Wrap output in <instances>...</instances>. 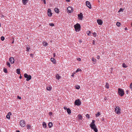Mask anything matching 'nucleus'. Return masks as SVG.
<instances>
[{"instance_id": "f257e3e1", "label": "nucleus", "mask_w": 132, "mask_h": 132, "mask_svg": "<svg viewBox=\"0 0 132 132\" xmlns=\"http://www.w3.org/2000/svg\"><path fill=\"white\" fill-rule=\"evenodd\" d=\"M74 27L75 30V31L77 32L79 31L80 30L81 26L80 25L77 23L74 25Z\"/></svg>"}, {"instance_id": "f03ea898", "label": "nucleus", "mask_w": 132, "mask_h": 132, "mask_svg": "<svg viewBox=\"0 0 132 132\" xmlns=\"http://www.w3.org/2000/svg\"><path fill=\"white\" fill-rule=\"evenodd\" d=\"M118 92L119 95L121 96H123L124 94L123 90L121 88H119Z\"/></svg>"}, {"instance_id": "7ed1b4c3", "label": "nucleus", "mask_w": 132, "mask_h": 132, "mask_svg": "<svg viewBox=\"0 0 132 132\" xmlns=\"http://www.w3.org/2000/svg\"><path fill=\"white\" fill-rule=\"evenodd\" d=\"M24 76L25 78H27L26 80L28 81L30 80L31 78V77L30 75H28L27 73H25L24 75Z\"/></svg>"}, {"instance_id": "20e7f679", "label": "nucleus", "mask_w": 132, "mask_h": 132, "mask_svg": "<svg viewBox=\"0 0 132 132\" xmlns=\"http://www.w3.org/2000/svg\"><path fill=\"white\" fill-rule=\"evenodd\" d=\"M115 110L117 114H119L120 113V109L119 107L116 106L115 108Z\"/></svg>"}, {"instance_id": "39448f33", "label": "nucleus", "mask_w": 132, "mask_h": 132, "mask_svg": "<svg viewBox=\"0 0 132 132\" xmlns=\"http://www.w3.org/2000/svg\"><path fill=\"white\" fill-rule=\"evenodd\" d=\"M81 102L79 99L76 100L75 102V105L79 106L81 105Z\"/></svg>"}, {"instance_id": "423d86ee", "label": "nucleus", "mask_w": 132, "mask_h": 132, "mask_svg": "<svg viewBox=\"0 0 132 132\" xmlns=\"http://www.w3.org/2000/svg\"><path fill=\"white\" fill-rule=\"evenodd\" d=\"M20 126L22 127H24L25 126V122L23 120H21L20 122Z\"/></svg>"}, {"instance_id": "0eeeda50", "label": "nucleus", "mask_w": 132, "mask_h": 132, "mask_svg": "<svg viewBox=\"0 0 132 132\" xmlns=\"http://www.w3.org/2000/svg\"><path fill=\"white\" fill-rule=\"evenodd\" d=\"M68 12L71 13L72 11V8L70 6H69L67 9Z\"/></svg>"}, {"instance_id": "6e6552de", "label": "nucleus", "mask_w": 132, "mask_h": 132, "mask_svg": "<svg viewBox=\"0 0 132 132\" xmlns=\"http://www.w3.org/2000/svg\"><path fill=\"white\" fill-rule=\"evenodd\" d=\"M86 5L89 8L91 9L92 8L91 6L90 3L88 1H86Z\"/></svg>"}, {"instance_id": "1a4fd4ad", "label": "nucleus", "mask_w": 132, "mask_h": 132, "mask_svg": "<svg viewBox=\"0 0 132 132\" xmlns=\"http://www.w3.org/2000/svg\"><path fill=\"white\" fill-rule=\"evenodd\" d=\"M94 126L91 127V128L92 129H93L95 132H97L98 130L97 128H96V125H93Z\"/></svg>"}, {"instance_id": "9d476101", "label": "nucleus", "mask_w": 132, "mask_h": 132, "mask_svg": "<svg viewBox=\"0 0 132 132\" xmlns=\"http://www.w3.org/2000/svg\"><path fill=\"white\" fill-rule=\"evenodd\" d=\"M78 17L79 20H82L83 17L82 14L81 13H80L79 14H78Z\"/></svg>"}, {"instance_id": "9b49d317", "label": "nucleus", "mask_w": 132, "mask_h": 132, "mask_svg": "<svg viewBox=\"0 0 132 132\" xmlns=\"http://www.w3.org/2000/svg\"><path fill=\"white\" fill-rule=\"evenodd\" d=\"M9 60L11 63L12 64L14 62V59L13 57H10L9 59Z\"/></svg>"}, {"instance_id": "f8f14e48", "label": "nucleus", "mask_w": 132, "mask_h": 132, "mask_svg": "<svg viewBox=\"0 0 132 132\" xmlns=\"http://www.w3.org/2000/svg\"><path fill=\"white\" fill-rule=\"evenodd\" d=\"M97 22L98 24L99 25H102L103 23L101 19L97 20Z\"/></svg>"}, {"instance_id": "ddd939ff", "label": "nucleus", "mask_w": 132, "mask_h": 132, "mask_svg": "<svg viewBox=\"0 0 132 132\" xmlns=\"http://www.w3.org/2000/svg\"><path fill=\"white\" fill-rule=\"evenodd\" d=\"M47 12L48 15L49 16H51L52 15V13L51 12V10L50 9H48L47 10Z\"/></svg>"}, {"instance_id": "4468645a", "label": "nucleus", "mask_w": 132, "mask_h": 132, "mask_svg": "<svg viewBox=\"0 0 132 132\" xmlns=\"http://www.w3.org/2000/svg\"><path fill=\"white\" fill-rule=\"evenodd\" d=\"M95 120H93L92 121V122L90 124V127H92V126L93 127L94 126L93 125H95V124H94V123L95 122Z\"/></svg>"}, {"instance_id": "2eb2a0df", "label": "nucleus", "mask_w": 132, "mask_h": 132, "mask_svg": "<svg viewBox=\"0 0 132 132\" xmlns=\"http://www.w3.org/2000/svg\"><path fill=\"white\" fill-rule=\"evenodd\" d=\"M28 0H22V3L24 5H25L28 2Z\"/></svg>"}, {"instance_id": "dca6fc26", "label": "nucleus", "mask_w": 132, "mask_h": 132, "mask_svg": "<svg viewBox=\"0 0 132 132\" xmlns=\"http://www.w3.org/2000/svg\"><path fill=\"white\" fill-rule=\"evenodd\" d=\"M51 61L53 62V63L54 64L55 63L56 60L54 59L53 58H51Z\"/></svg>"}, {"instance_id": "f3484780", "label": "nucleus", "mask_w": 132, "mask_h": 132, "mask_svg": "<svg viewBox=\"0 0 132 132\" xmlns=\"http://www.w3.org/2000/svg\"><path fill=\"white\" fill-rule=\"evenodd\" d=\"M92 60L93 61V63L94 64H95L96 62V60L94 57L92 58Z\"/></svg>"}, {"instance_id": "a211bd4d", "label": "nucleus", "mask_w": 132, "mask_h": 132, "mask_svg": "<svg viewBox=\"0 0 132 132\" xmlns=\"http://www.w3.org/2000/svg\"><path fill=\"white\" fill-rule=\"evenodd\" d=\"M67 112L69 114L71 113V111L69 108H67Z\"/></svg>"}, {"instance_id": "6ab92c4d", "label": "nucleus", "mask_w": 132, "mask_h": 132, "mask_svg": "<svg viewBox=\"0 0 132 132\" xmlns=\"http://www.w3.org/2000/svg\"><path fill=\"white\" fill-rule=\"evenodd\" d=\"M52 125L53 123L52 122H50L48 124V126L50 128H51Z\"/></svg>"}, {"instance_id": "aec40b11", "label": "nucleus", "mask_w": 132, "mask_h": 132, "mask_svg": "<svg viewBox=\"0 0 132 132\" xmlns=\"http://www.w3.org/2000/svg\"><path fill=\"white\" fill-rule=\"evenodd\" d=\"M56 78L58 80H59L61 77L58 74L56 75Z\"/></svg>"}, {"instance_id": "412c9836", "label": "nucleus", "mask_w": 132, "mask_h": 132, "mask_svg": "<svg viewBox=\"0 0 132 132\" xmlns=\"http://www.w3.org/2000/svg\"><path fill=\"white\" fill-rule=\"evenodd\" d=\"M16 72L18 74H20V69H16Z\"/></svg>"}, {"instance_id": "4be33fe9", "label": "nucleus", "mask_w": 132, "mask_h": 132, "mask_svg": "<svg viewBox=\"0 0 132 132\" xmlns=\"http://www.w3.org/2000/svg\"><path fill=\"white\" fill-rule=\"evenodd\" d=\"M43 44L44 46H46L48 45V43L45 42H43Z\"/></svg>"}, {"instance_id": "5701e85b", "label": "nucleus", "mask_w": 132, "mask_h": 132, "mask_svg": "<svg viewBox=\"0 0 132 132\" xmlns=\"http://www.w3.org/2000/svg\"><path fill=\"white\" fill-rule=\"evenodd\" d=\"M52 89V87H46V89L50 91Z\"/></svg>"}, {"instance_id": "b1692460", "label": "nucleus", "mask_w": 132, "mask_h": 132, "mask_svg": "<svg viewBox=\"0 0 132 132\" xmlns=\"http://www.w3.org/2000/svg\"><path fill=\"white\" fill-rule=\"evenodd\" d=\"M43 126L44 128H46V123L45 122H43Z\"/></svg>"}, {"instance_id": "393cba45", "label": "nucleus", "mask_w": 132, "mask_h": 132, "mask_svg": "<svg viewBox=\"0 0 132 132\" xmlns=\"http://www.w3.org/2000/svg\"><path fill=\"white\" fill-rule=\"evenodd\" d=\"M59 10L57 8H56L55 9V11L56 13H58L59 12Z\"/></svg>"}, {"instance_id": "a878e982", "label": "nucleus", "mask_w": 132, "mask_h": 132, "mask_svg": "<svg viewBox=\"0 0 132 132\" xmlns=\"http://www.w3.org/2000/svg\"><path fill=\"white\" fill-rule=\"evenodd\" d=\"M78 117L79 119H80L82 120V117L81 115H78Z\"/></svg>"}, {"instance_id": "bb28decb", "label": "nucleus", "mask_w": 132, "mask_h": 132, "mask_svg": "<svg viewBox=\"0 0 132 132\" xmlns=\"http://www.w3.org/2000/svg\"><path fill=\"white\" fill-rule=\"evenodd\" d=\"M109 84L107 83H106V85H105V87L106 88H109Z\"/></svg>"}, {"instance_id": "cd10ccee", "label": "nucleus", "mask_w": 132, "mask_h": 132, "mask_svg": "<svg viewBox=\"0 0 132 132\" xmlns=\"http://www.w3.org/2000/svg\"><path fill=\"white\" fill-rule=\"evenodd\" d=\"M121 24V23L119 22H117L116 23V25L118 27H119L120 26Z\"/></svg>"}, {"instance_id": "c85d7f7f", "label": "nucleus", "mask_w": 132, "mask_h": 132, "mask_svg": "<svg viewBox=\"0 0 132 132\" xmlns=\"http://www.w3.org/2000/svg\"><path fill=\"white\" fill-rule=\"evenodd\" d=\"M122 66L123 68H126L127 67L126 66V64L125 63H123V64H122Z\"/></svg>"}, {"instance_id": "c756f323", "label": "nucleus", "mask_w": 132, "mask_h": 132, "mask_svg": "<svg viewBox=\"0 0 132 132\" xmlns=\"http://www.w3.org/2000/svg\"><path fill=\"white\" fill-rule=\"evenodd\" d=\"M3 71L5 73H7V70L6 68H4Z\"/></svg>"}, {"instance_id": "7c9ffc66", "label": "nucleus", "mask_w": 132, "mask_h": 132, "mask_svg": "<svg viewBox=\"0 0 132 132\" xmlns=\"http://www.w3.org/2000/svg\"><path fill=\"white\" fill-rule=\"evenodd\" d=\"M31 125L29 124H28L27 126V129H29L31 128Z\"/></svg>"}, {"instance_id": "2f4dec72", "label": "nucleus", "mask_w": 132, "mask_h": 132, "mask_svg": "<svg viewBox=\"0 0 132 132\" xmlns=\"http://www.w3.org/2000/svg\"><path fill=\"white\" fill-rule=\"evenodd\" d=\"M101 115V114L100 112H98L97 114H96V117H98L99 116H100Z\"/></svg>"}, {"instance_id": "473e14b6", "label": "nucleus", "mask_w": 132, "mask_h": 132, "mask_svg": "<svg viewBox=\"0 0 132 132\" xmlns=\"http://www.w3.org/2000/svg\"><path fill=\"white\" fill-rule=\"evenodd\" d=\"M123 10H124V9L121 8L120 9L118 12H120L121 11L123 12Z\"/></svg>"}, {"instance_id": "72a5a7b5", "label": "nucleus", "mask_w": 132, "mask_h": 132, "mask_svg": "<svg viewBox=\"0 0 132 132\" xmlns=\"http://www.w3.org/2000/svg\"><path fill=\"white\" fill-rule=\"evenodd\" d=\"M49 25L50 26H54V24L53 23H50Z\"/></svg>"}, {"instance_id": "f704fd0d", "label": "nucleus", "mask_w": 132, "mask_h": 132, "mask_svg": "<svg viewBox=\"0 0 132 132\" xmlns=\"http://www.w3.org/2000/svg\"><path fill=\"white\" fill-rule=\"evenodd\" d=\"M6 65H7L9 67H10V64L9 62H7Z\"/></svg>"}, {"instance_id": "c9c22d12", "label": "nucleus", "mask_w": 132, "mask_h": 132, "mask_svg": "<svg viewBox=\"0 0 132 132\" xmlns=\"http://www.w3.org/2000/svg\"><path fill=\"white\" fill-rule=\"evenodd\" d=\"M93 35L94 37H95L96 36V33L95 32H94V33H93Z\"/></svg>"}, {"instance_id": "e433bc0d", "label": "nucleus", "mask_w": 132, "mask_h": 132, "mask_svg": "<svg viewBox=\"0 0 132 132\" xmlns=\"http://www.w3.org/2000/svg\"><path fill=\"white\" fill-rule=\"evenodd\" d=\"M5 38L3 36H2L1 37V39L2 41H3L4 40Z\"/></svg>"}, {"instance_id": "4c0bfd02", "label": "nucleus", "mask_w": 132, "mask_h": 132, "mask_svg": "<svg viewBox=\"0 0 132 132\" xmlns=\"http://www.w3.org/2000/svg\"><path fill=\"white\" fill-rule=\"evenodd\" d=\"M81 71V69H78L76 71V72H78L79 71Z\"/></svg>"}, {"instance_id": "58836bf2", "label": "nucleus", "mask_w": 132, "mask_h": 132, "mask_svg": "<svg viewBox=\"0 0 132 132\" xmlns=\"http://www.w3.org/2000/svg\"><path fill=\"white\" fill-rule=\"evenodd\" d=\"M6 118L9 119H10V116L9 114H7L6 116Z\"/></svg>"}, {"instance_id": "ea45409f", "label": "nucleus", "mask_w": 132, "mask_h": 132, "mask_svg": "<svg viewBox=\"0 0 132 132\" xmlns=\"http://www.w3.org/2000/svg\"><path fill=\"white\" fill-rule=\"evenodd\" d=\"M86 117H87L88 118H90V116H89V115L88 114H87L86 115Z\"/></svg>"}, {"instance_id": "a19ab883", "label": "nucleus", "mask_w": 132, "mask_h": 132, "mask_svg": "<svg viewBox=\"0 0 132 132\" xmlns=\"http://www.w3.org/2000/svg\"><path fill=\"white\" fill-rule=\"evenodd\" d=\"M80 88V87L79 86H77L76 87V88L77 89H79Z\"/></svg>"}, {"instance_id": "79ce46f5", "label": "nucleus", "mask_w": 132, "mask_h": 132, "mask_svg": "<svg viewBox=\"0 0 132 132\" xmlns=\"http://www.w3.org/2000/svg\"><path fill=\"white\" fill-rule=\"evenodd\" d=\"M26 50H27V51L28 52L29 50L30 49V48H29L28 47H27L26 48Z\"/></svg>"}, {"instance_id": "37998d69", "label": "nucleus", "mask_w": 132, "mask_h": 132, "mask_svg": "<svg viewBox=\"0 0 132 132\" xmlns=\"http://www.w3.org/2000/svg\"><path fill=\"white\" fill-rule=\"evenodd\" d=\"M130 88H132V82L130 84Z\"/></svg>"}, {"instance_id": "c03bdc74", "label": "nucleus", "mask_w": 132, "mask_h": 132, "mask_svg": "<svg viewBox=\"0 0 132 132\" xmlns=\"http://www.w3.org/2000/svg\"><path fill=\"white\" fill-rule=\"evenodd\" d=\"M49 115L50 116H51V115L52 114V112H50L49 113Z\"/></svg>"}, {"instance_id": "a18cd8bd", "label": "nucleus", "mask_w": 132, "mask_h": 132, "mask_svg": "<svg viewBox=\"0 0 132 132\" xmlns=\"http://www.w3.org/2000/svg\"><path fill=\"white\" fill-rule=\"evenodd\" d=\"M77 60L78 61H81V59L80 58H79L78 59H77Z\"/></svg>"}, {"instance_id": "49530a36", "label": "nucleus", "mask_w": 132, "mask_h": 132, "mask_svg": "<svg viewBox=\"0 0 132 132\" xmlns=\"http://www.w3.org/2000/svg\"><path fill=\"white\" fill-rule=\"evenodd\" d=\"M100 58V56H99L97 55V58L98 59Z\"/></svg>"}, {"instance_id": "de8ad7c7", "label": "nucleus", "mask_w": 132, "mask_h": 132, "mask_svg": "<svg viewBox=\"0 0 132 132\" xmlns=\"http://www.w3.org/2000/svg\"><path fill=\"white\" fill-rule=\"evenodd\" d=\"M64 109L65 110H66V109L67 110V107L66 106H64Z\"/></svg>"}, {"instance_id": "09e8293b", "label": "nucleus", "mask_w": 132, "mask_h": 132, "mask_svg": "<svg viewBox=\"0 0 132 132\" xmlns=\"http://www.w3.org/2000/svg\"><path fill=\"white\" fill-rule=\"evenodd\" d=\"M8 114H9V115L10 116V115H11V112H9L8 113Z\"/></svg>"}, {"instance_id": "8fccbe9b", "label": "nucleus", "mask_w": 132, "mask_h": 132, "mask_svg": "<svg viewBox=\"0 0 132 132\" xmlns=\"http://www.w3.org/2000/svg\"><path fill=\"white\" fill-rule=\"evenodd\" d=\"M18 98L19 99H21V97H19V96H18Z\"/></svg>"}, {"instance_id": "3c124183", "label": "nucleus", "mask_w": 132, "mask_h": 132, "mask_svg": "<svg viewBox=\"0 0 132 132\" xmlns=\"http://www.w3.org/2000/svg\"><path fill=\"white\" fill-rule=\"evenodd\" d=\"M53 55V56H54L53 57H55L56 55L55 54V53H54Z\"/></svg>"}, {"instance_id": "603ef678", "label": "nucleus", "mask_w": 132, "mask_h": 132, "mask_svg": "<svg viewBox=\"0 0 132 132\" xmlns=\"http://www.w3.org/2000/svg\"><path fill=\"white\" fill-rule=\"evenodd\" d=\"M126 93L127 94H128V90H127L126 91Z\"/></svg>"}, {"instance_id": "864d4df0", "label": "nucleus", "mask_w": 132, "mask_h": 132, "mask_svg": "<svg viewBox=\"0 0 132 132\" xmlns=\"http://www.w3.org/2000/svg\"><path fill=\"white\" fill-rule=\"evenodd\" d=\"M44 2V3L45 4H46V1L45 0V1H43Z\"/></svg>"}, {"instance_id": "5fc2aeb1", "label": "nucleus", "mask_w": 132, "mask_h": 132, "mask_svg": "<svg viewBox=\"0 0 132 132\" xmlns=\"http://www.w3.org/2000/svg\"><path fill=\"white\" fill-rule=\"evenodd\" d=\"M79 42L80 43H81L82 42V41L81 40H79Z\"/></svg>"}, {"instance_id": "6e6d98bb", "label": "nucleus", "mask_w": 132, "mask_h": 132, "mask_svg": "<svg viewBox=\"0 0 132 132\" xmlns=\"http://www.w3.org/2000/svg\"><path fill=\"white\" fill-rule=\"evenodd\" d=\"M93 45H95V41L94 40H93Z\"/></svg>"}, {"instance_id": "4d7b16f0", "label": "nucleus", "mask_w": 132, "mask_h": 132, "mask_svg": "<svg viewBox=\"0 0 132 132\" xmlns=\"http://www.w3.org/2000/svg\"><path fill=\"white\" fill-rule=\"evenodd\" d=\"M22 78V76H21V75H20V76L19 77V78L20 79H21Z\"/></svg>"}, {"instance_id": "13d9d810", "label": "nucleus", "mask_w": 132, "mask_h": 132, "mask_svg": "<svg viewBox=\"0 0 132 132\" xmlns=\"http://www.w3.org/2000/svg\"><path fill=\"white\" fill-rule=\"evenodd\" d=\"M66 1L68 2H70V0H66Z\"/></svg>"}, {"instance_id": "bf43d9fd", "label": "nucleus", "mask_w": 132, "mask_h": 132, "mask_svg": "<svg viewBox=\"0 0 132 132\" xmlns=\"http://www.w3.org/2000/svg\"><path fill=\"white\" fill-rule=\"evenodd\" d=\"M32 55H33V54H30V55L31 56H32Z\"/></svg>"}, {"instance_id": "052dcab7", "label": "nucleus", "mask_w": 132, "mask_h": 132, "mask_svg": "<svg viewBox=\"0 0 132 132\" xmlns=\"http://www.w3.org/2000/svg\"><path fill=\"white\" fill-rule=\"evenodd\" d=\"M16 132H20V131L19 130H17Z\"/></svg>"}, {"instance_id": "680f3d73", "label": "nucleus", "mask_w": 132, "mask_h": 132, "mask_svg": "<svg viewBox=\"0 0 132 132\" xmlns=\"http://www.w3.org/2000/svg\"><path fill=\"white\" fill-rule=\"evenodd\" d=\"M71 76L72 77H73L74 76V75L73 74H72V75H71Z\"/></svg>"}, {"instance_id": "e2e57ef3", "label": "nucleus", "mask_w": 132, "mask_h": 132, "mask_svg": "<svg viewBox=\"0 0 132 132\" xmlns=\"http://www.w3.org/2000/svg\"><path fill=\"white\" fill-rule=\"evenodd\" d=\"M127 30V28L126 27L125 28V30Z\"/></svg>"}, {"instance_id": "0e129e2a", "label": "nucleus", "mask_w": 132, "mask_h": 132, "mask_svg": "<svg viewBox=\"0 0 132 132\" xmlns=\"http://www.w3.org/2000/svg\"><path fill=\"white\" fill-rule=\"evenodd\" d=\"M14 41H13V42H12V44L13 43H14Z\"/></svg>"}, {"instance_id": "69168bd1", "label": "nucleus", "mask_w": 132, "mask_h": 132, "mask_svg": "<svg viewBox=\"0 0 132 132\" xmlns=\"http://www.w3.org/2000/svg\"><path fill=\"white\" fill-rule=\"evenodd\" d=\"M89 31V34H90V31Z\"/></svg>"}, {"instance_id": "338daca9", "label": "nucleus", "mask_w": 132, "mask_h": 132, "mask_svg": "<svg viewBox=\"0 0 132 132\" xmlns=\"http://www.w3.org/2000/svg\"><path fill=\"white\" fill-rule=\"evenodd\" d=\"M88 35H89L88 33Z\"/></svg>"}, {"instance_id": "774afa93", "label": "nucleus", "mask_w": 132, "mask_h": 132, "mask_svg": "<svg viewBox=\"0 0 132 132\" xmlns=\"http://www.w3.org/2000/svg\"><path fill=\"white\" fill-rule=\"evenodd\" d=\"M131 25L132 26V22L131 23Z\"/></svg>"}]
</instances>
